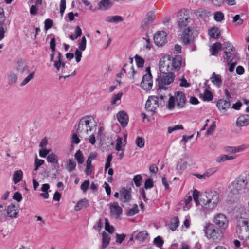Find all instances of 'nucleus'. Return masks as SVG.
I'll return each instance as SVG.
<instances>
[{"instance_id": "obj_59", "label": "nucleus", "mask_w": 249, "mask_h": 249, "mask_svg": "<svg viewBox=\"0 0 249 249\" xmlns=\"http://www.w3.org/2000/svg\"><path fill=\"white\" fill-rule=\"evenodd\" d=\"M199 197V192L197 190H195L193 193V199H194V201H195L196 205H198L199 204V201H198Z\"/></svg>"}, {"instance_id": "obj_63", "label": "nucleus", "mask_w": 249, "mask_h": 249, "mask_svg": "<svg viewBox=\"0 0 249 249\" xmlns=\"http://www.w3.org/2000/svg\"><path fill=\"white\" fill-rule=\"evenodd\" d=\"M53 22L52 20L47 19L44 21L45 29L47 31L52 27Z\"/></svg>"}, {"instance_id": "obj_1", "label": "nucleus", "mask_w": 249, "mask_h": 249, "mask_svg": "<svg viewBox=\"0 0 249 249\" xmlns=\"http://www.w3.org/2000/svg\"><path fill=\"white\" fill-rule=\"evenodd\" d=\"M159 65V69L162 73L158 76V78L156 80L158 86V92L160 98L161 100H164L166 97V94L169 93L168 87L167 86L173 82L175 75L173 72H169L168 64H166L164 61L160 60Z\"/></svg>"}, {"instance_id": "obj_41", "label": "nucleus", "mask_w": 249, "mask_h": 249, "mask_svg": "<svg viewBox=\"0 0 249 249\" xmlns=\"http://www.w3.org/2000/svg\"><path fill=\"white\" fill-rule=\"evenodd\" d=\"M74 157L79 164H82L84 161L83 155L81 151L79 150L75 154Z\"/></svg>"}, {"instance_id": "obj_28", "label": "nucleus", "mask_w": 249, "mask_h": 249, "mask_svg": "<svg viewBox=\"0 0 249 249\" xmlns=\"http://www.w3.org/2000/svg\"><path fill=\"white\" fill-rule=\"evenodd\" d=\"M210 36L214 39H218L220 37V31L216 27H213L209 31Z\"/></svg>"}, {"instance_id": "obj_62", "label": "nucleus", "mask_w": 249, "mask_h": 249, "mask_svg": "<svg viewBox=\"0 0 249 249\" xmlns=\"http://www.w3.org/2000/svg\"><path fill=\"white\" fill-rule=\"evenodd\" d=\"M81 51L79 49H76L75 51V60L77 63L79 62L81 60L82 54Z\"/></svg>"}, {"instance_id": "obj_12", "label": "nucleus", "mask_w": 249, "mask_h": 249, "mask_svg": "<svg viewBox=\"0 0 249 249\" xmlns=\"http://www.w3.org/2000/svg\"><path fill=\"white\" fill-rule=\"evenodd\" d=\"M6 217L16 218L18 217V209L16 205L10 204L7 207H6Z\"/></svg>"}, {"instance_id": "obj_4", "label": "nucleus", "mask_w": 249, "mask_h": 249, "mask_svg": "<svg viewBox=\"0 0 249 249\" xmlns=\"http://www.w3.org/2000/svg\"><path fill=\"white\" fill-rule=\"evenodd\" d=\"M204 231L207 238L213 242L219 241L222 238L221 231L212 224L206 223L204 226Z\"/></svg>"}, {"instance_id": "obj_50", "label": "nucleus", "mask_w": 249, "mask_h": 249, "mask_svg": "<svg viewBox=\"0 0 249 249\" xmlns=\"http://www.w3.org/2000/svg\"><path fill=\"white\" fill-rule=\"evenodd\" d=\"M163 240L160 236H158L154 238V243L155 245L159 248H161L163 244Z\"/></svg>"}, {"instance_id": "obj_49", "label": "nucleus", "mask_w": 249, "mask_h": 249, "mask_svg": "<svg viewBox=\"0 0 249 249\" xmlns=\"http://www.w3.org/2000/svg\"><path fill=\"white\" fill-rule=\"evenodd\" d=\"M211 12L207 10L198 9L197 11V15L200 18H204L205 17H208L210 15Z\"/></svg>"}, {"instance_id": "obj_21", "label": "nucleus", "mask_w": 249, "mask_h": 249, "mask_svg": "<svg viewBox=\"0 0 249 249\" xmlns=\"http://www.w3.org/2000/svg\"><path fill=\"white\" fill-rule=\"evenodd\" d=\"M211 82L217 87L220 88L222 84L221 76L219 74L213 72L210 78Z\"/></svg>"}, {"instance_id": "obj_22", "label": "nucleus", "mask_w": 249, "mask_h": 249, "mask_svg": "<svg viewBox=\"0 0 249 249\" xmlns=\"http://www.w3.org/2000/svg\"><path fill=\"white\" fill-rule=\"evenodd\" d=\"M209 87L207 88L205 91L204 93H200L199 97L201 98L204 101H212L213 99V95L211 92L208 90V89Z\"/></svg>"}, {"instance_id": "obj_48", "label": "nucleus", "mask_w": 249, "mask_h": 249, "mask_svg": "<svg viewBox=\"0 0 249 249\" xmlns=\"http://www.w3.org/2000/svg\"><path fill=\"white\" fill-rule=\"evenodd\" d=\"M34 72H33L32 73H30L28 76H27L24 80L21 83L20 86H24L25 85H26L27 83H28L34 77Z\"/></svg>"}, {"instance_id": "obj_9", "label": "nucleus", "mask_w": 249, "mask_h": 249, "mask_svg": "<svg viewBox=\"0 0 249 249\" xmlns=\"http://www.w3.org/2000/svg\"><path fill=\"white\" fill-rule=\"evenodd\" d=\"M167 34L163 31L157 32L154 36V41L155 44L158 46H162L167 41Z\"/></svg>"}, {"instance_id": "obj_15", "label": "nucleus", "mask_w": 249, "mask_h": 249, "mask_svg": "<svg viewBox=\"0 0 249 249\" xmlns=\"http://www.w3.org/2000/svg\"><path fill=\"white\" fill-rule=\"evenodd\" d=\"M249 125V114L240 115L236 121V125L238 127L246 126Z\"/></svg>"}, {"instance_id": "obj_36", "label": "nucleus", "mask_w": 249, "mask_h": 249, "mask_svg": "<svg viewBox=\"0 0 249 249\" xmlns=\"http://www.w3.org/2000/svg\"><path fill=\"white\" fill-rule=\"evenodd\" d=\"M107 21L108 22L112 23H118L119 22H121L123 21V18L121 16H109L107 17Z\"/></svg>"}, {"instance_id": "obj_57", "label": "nucleus", "mask_w": 249, "mask_h": 249, "mask_svg": "<svg viewBox=\"0 0 249 249\" xmlns=\"http://www.w3.org/2000/svg\"><path fill=\"white\" fill-rule=\"evenodd\" d=\"M122 93L119 92L117 93V94L114 95L112 98L111 100V104H115L117 102L118 100H119L121 99L122 96Z\"/></svg>"}, {"instance_id": "obj_47", "label": "nucleus", "mask_w": 249, "mask_h": 249, "mask_svg": "<svg viewBox=\"0 0 249 249\" xmlns=\"http://www.w3.org/2000/svg\"><path fill=\"white\" fill-rule=\"evenodd\" d=\"M86 39L84 36H83L81 39V41L78 44L79 50L80 51H84L86 48Z\"/></svg>"}, {"instance_id": "obj_43", "label": "nucleus", "mask_w": 249, "mask_h": 249, "mask_svg": "<svg viewBox=\"0 0 249 249\" xmlns=\"http://www.w3.org/2000/svg\"><path fill=\"white\" fill-rule=\"evenodd\" d=\"M224 18V15L223 13L220 11H217L214 14V19L217 22H221L223 20Z\"/></svg>"}, {"instance_id": "obj_26", "label": "nucleus", "mask_w": 249, "mask_h": 249, "mask_svg": "<svg viewBox=\"0 0 249 249\" xmlns=\"http://www.w3.org/2000/svg\"><path fill=\"white\" fill-rule=\"evenodd\" d=\"M222 45L219 42L214 43L210 48L211 54L212 55H216L218 51L221 50Z\"/></svg>"}, {"instance_id": "obj_11", "label": "nucleus", "mask_w": 249, "mask_h": 249, "mask_svg": "<svg viewBox=\"0 0 249 249\" xmlns=\"http://www.w3.org/2000/svg\"><path fill=\"white\" fill-rule=\"evenodd\" d=\"M153 86V81L152 76L150 74H144L141 83V87L145 90H149L151 89Z\"/></svg>"}, {"instance_id": "obj_44", "label": "nucleus", "mask_w": 249, "mask_h": 249, "mask_svg": "<svg viewBox=\"0 0 249 249\" xmlns=\"http://www.w3.org/2000/svg\"><path fill=\"white\" fill-rule=\"evenodd\" d=\"M135 143L136 145L139 148H142L144 146L145 144V141L142 137H137L135 140Z\"/></svg>"}, {"instance_id": "obj_25", "label": "nucleus", "mask_w": 249, "mask_h": 249, "mask_svg": "<svg viewBox=\"0 0 249 249\" xmlns=\"http://www.w3.org/2000/svg\"><path fill=\"white\" fill-rule=\"evenodd\" d=\"M89 206L88 201L85 199H81L75 206L74 209L76 211H79L82 208H87Z\"/></svg>"}, {"instance_id": "obj_13", "label": "nucleus", "mask_w": 249, "mask_h": 249, "mask_svg": "<svg viewBox=\"0 0 249 249\" xmlns=\"http://www.w3.org/2000/svg\"><path fill=\"white\" fill-rule=\"evenodd\" d=\"M189 17L185 15V13L180 12L178 15V26L180 28H183L187 26L189 22Z\"/></svg>"}, {"instance_id": "obj_19", "label": "nucleus", "mask_w": 249, "mask_h": 249, "mask_svg": "<svg viewBox=\"0 0 249 249\" xmlns=\"http://www.w3.org/2000/svg\"><path fill=\"white\" fill-rule=\"evenodd\" d=\"M182 63V58L180 55H176L172 59V66H169L170 71L174 68L177 70H179Z\"/></svg>"}, {"instance_id": "obj_27", "label": "nucleus", "mask_w": 249, "mask_h": 249, "mask_svg": "<svg viewBox=\"0 0 249 249\" xmlns=\"http://www.w3.org/2000/svg\"><path fill=\"white\" fill-rule=\"evenodd\" d=\"M17 71L22 74L28 73L30 72V70L28 66L22 63H18V66L17 67Z\"/></svg>"}, {"instance_id": "obj_38", "label": "nucleus", "mask_w": 249, "mask_h": 249, "mask_svg": "<svg viewBox=\"0 0 249 249\" xmlns=\"http://www.w3.org/2000/svg\"><path fill=\"white\" fill-rule=\"evenodd\" d=\"M234 50L231 51H224V53L226 56V61L228 64H230L231 62H232L234 55L233 54Z\"/></svg>"}, {"instance_id": "obj_53", "label": "nucleus", "mask_w": 249, "mask_h": 249, "mask_svg": "<svg viewBox=\"0 0 249 249\" xmlns=\"http://www.w3.org/2000/svg\"><path fill=\"white\" fill-rule=\"evenodd\" d=\"M44 162V160H41V159H38L36 158L35 161V163H34V166H35L34 170L36 171L37 170L41 165L43 164Z\"/></svg>"}, {"instance_id": "obj_29", "label": "nucleus", "mask_w": 249, "mask_h": 249, "mask_svg": "<svg viewBox=\"0 0 249 249\" xmlns=\"http://www.w3.org/2000/svg\"><path fill=\"white\" fill-rule=\"evenodd\" d=\"M6 206L0 203V223H2L6 220Z\"/></svg>"}, {"instance_id": "obj_39", "label": "nucleus", "mask_w": 249, "mask_h": 249, "mask_svg": "<svg viewBox=\"0 0 249 249\" xmlns=\"http://www.w3.org/2000/svg\"><path fill=\"white\" fill-rule=\"evenodd\" d=\"M47 160L48 162L54 164L58 163V157L57 156L53 153L48 155L47 157Z\"/></svg>"}, {"instance_id": "obj_54", "label": "nucleus", "mask_w": 249, "mask_h": 249, "mask_svg": "<svg viewBox=\"0 0 249 249\" xmlns=\"http://www.w3.org/2000/svg\"><path fill=\"white\" fill-rule=\"evenodd\" d=\"M105 229L106 231H107L108 232L111 233H112L114 231V227L112 226H110L109 225V223L107 218H105Z\"/></svg>"}, {"instance_id": "obj_35", "label": "nucleus", "mask_w": 249, "mask_h": 249, "mask_svg": "<svg viewBox=\"0 0 249 249\" xmlns=\"http://www.w3.org/2000/svg\"><path fill=\"white\" fill-rule=\"evenodd\" d=\"M7 80L8 84L13 85L17 82V75L15 73L11 72L7 74Z\"/></svg>"}, {"instance_id": "obj_7", "label": "nucleus", "mask_w": 249, "mask_h": 249, "mask_svg": "<svg viewBox=\"0 0 249 249\" xmlns=\"http://www.w3.org/2000/svg\"><path fill=\"white\" fill-rule=\"evenodd\" d=\"M163 101L160 98L159 95L158 96H150L146 102L145 109L147 111L151 112L152 114H153L155 112L159 105H161Z\"/></svg>"}, {"instance_id": "obj_60", "label": "nucleus", "mask_w": 249, "mask_h": 249, "mask_svg": "<svg viewBox=\"0 0 249 249\" xmlns=\"http://www.w3.org/2000/svg\"><path fill=\"white\" fill-rule=\"evenodd\" d=\"M13 198L18 202H20L22 199V196L20 193L16 192L14 193Z\"/></svg>"}, {"instance_id": "obj_6", "label": "nucleus", "mask_w": 249, "mask_h": 249, "mask_svg": "<svg viewBox=\"0 0 249 249\" xmlns=\"http://www.w3.org/2000/svg\"><path fill=\"white\" fill-rule=\"evenodd\" d=\"M249 222L245 218L240 217L238 219L236 232L238 234L240 239H244L249 236Z\"/></svg>"}, {"instance_id": "obj_30", "label": "nucleus", "mask_w": 249, "mask_h": 249, "mask_svg": "<svg viewBox=\"0 0 249 249\" xmlns=\"http://www.w3.org/2000/svg\"><path fill=\"white\" fill-rule=\"evenodd\" d=\"M9 21L5 19L3 10L0 12V27H8Z\"/></svg>"}, {"instance_id": "obj_23", "label": "nucleus", "mask_w": 249, "mask_h": 249, "mask_svg": "<svg viewBox=\"0 0 249 249\" xmlns=\"http://www.w3.org/2000/svg\"><path fill=\"white\" fill-rule=\"evenodd\" d=\"M190 28H188L186 29L183 33V35L182 36L183 42L185 44H189L190 42V40L191 39V35H190Z\"/></svg>"}, {"instance_id": "obj_40", "label": "nucleus", "mask_w": 249, "mask_h": 249, "mask_svg": "<svg viewBox=\"0 0 249 249\" xmlns=\"http://www.w3.org/2000/svg\"><path fill=\"white\" fill-rule=\"evenodd\" d=\"M236 156H229L227 155H223L221 156L218 157L216 161L218 162H221L227 160H231L235 159Z\"/></svg>"}, {"instance_id": "obj_10", "label": "nucleus", "mask_w": 249, "mask_h": 249, "mask_svg": "<svg viewBox=\"0 0 249 249\" xmlns=\"http://www.w3.org/2000/svg\"><path fill=\"white\" fill-rule=\"evenodd\" d=\"M214 223L221 228L226 229L228 225V221L225 215L221 213L215 216Z\"/></svg>"}, {"instance_id": "obj_45", "label": "nucleus", "mask_w": 249, "mask_h": 249, "mask_svg": "<svg viewBox=\"0 0 249 249\" xmlns=\"http://www.w3.org/2000/svg\"><path fill=\"white\" fill-rule=\"evenodd\" d=\"M222 49L224 52L225 51L228 52L233 51L234 50V48L231 43L229 42H226L223 43Z\"/></svg>"}, {"instance_id": "obj_18", "label": "nucleus", "mask_w": 249, "mask_h": 249, "mask_svg": "<svg viewBox=\"0 0 249 249\" xmlns=\"http://www.w3.org/2000/svg\"><path fill=\"white\" fill-rule=\"evenodd\" d=\"M121 200L124 203L129 201L131 198L130 189L123 188L120 191Z\"/></svg>"}, {"instance_id": "obj_32", "label": "nucleus", "mask_w": 249, "mask_h": 249, "mask_svg": "<svg viewBox=\"0 0 249 249\" xmlns=\"http://www.w3.org/2000/svg\"><path fill=\"white\" fill-rule=\"evenodd\" d=\"M23 178V172L20 170H17L14 172L13 175V180L15 184L20 182Z\"/></svg>"}, {"instance_id": "obj_16", "label": "nucleus", "mask_w": 249, "mask_h": 249, "mask_svg": "<svg viewBox=\"0 0 249 249\" xmlns=\"http://www.w3.org/2000/svg\"><path fill=\"white\" fill-rule=\"evenodd\" d=\"M111 214L118 218L120 216L122 213V209L119 206L117 202H114L110 206Z\"/></svg>"}, {"instance_id": "obj_3", "label": "nucleus", "mask_w": 249, "mask_h": 249, "mask_svg": "<svg viewBox=\"0 0 249 249\" xmlns=\"http://www.w3.org/2000/svg\"><path fill=\"white\" fill-rule=\"evenodd\" d=\"M166 95L170 96L168 104L166 105V107L169 110H173L176 105L179 108H183L185 107L186 98L183 92L181 91L176 92L174 96L169 93Z\"/></svg>"}, {"instance_id": "obj_34", "label": "nucleus", "mask_w": 249, "mask_h": 249, "mask_svg": "<svg viewBox=\"0 0 249 249\" xmlns=\"http://www.w3.org/2000/svg\"><path fill=\"white\" fill-rule=\"evenodd\" d=\"M188 156L187 155H185L183 156V159H180L181 161H183L179 166H177V169L178 170H180L181 171L184 170L187 166V162L186 161V160L188 159Z\"/></svg>"}, {"instance_id": "obj_20", "label": "nucleus", "mask_w": 249, "mask_h": 249, "mask_svg": "<svg viewBox=\"0 0 249 249\" xmlns=\"http://www.w3.org/2000/svg\"><path fill=\"white\" fill-rule=\"evenodd\" d=\"M155 19V13L152 11L147 13L146 18L142 22V26L145 28L149 24L151 23Z\"/></svg>"}, {"instance_id": "obj_64", "label": "nucleus", "mask_w": 249, "mask_h": 249, "mask_svg": "<svg viewBox=\"0 0 249 249\" xmlns=\"http://www.w3.org/2000/svg\"><path fill=\"white\" fill-rule=\"evenodd\" d=\"M89 186V180H85L82 183L80 188H81V189L84 192H85L88 189Z\"/></svg>"}, {"instance_id": "obj_55", "label": "nucleus", "mask_w": 249, "mask_h": 249, "mask_svg": "<svg viewBox=\"0 0 249 249\" xmlns=\"http://www.w3.org/2000/svg\"><path fill=\"white\" fill-rule=\"evenodd\" d=\"M217 170V168L216 167L210 168L204 173V176H206V178H208L214 174Z\"/></svg>"}, {"instance_id": "obj_42", "label": "nucleus", "mask_w": 249, "mask_h": 249, "mask_svg": "<svg viewBox=\"0 0 249 249\" xmlns=\"http://www.w3.org/2000/svg\"><path fill=\"white\" fill-rule=\"evenodd\" d=\"M134 58L137 66L139 68L143 67L144 63V60L137 54L135 55Z\"/></svg>"}, {"instance_id": "obj_5", "label": "nucleus", "mask_w": 249, "mask_h": 249, "mask_svg": "<svg viewBox=\"0 0 249 249\" xmlns=\"http://www.w3.org/2000/svg\"><path fill=\"white\" fill-rule=\"evenodd\" d=\"M206 202L203 204L204 209L208 211L213 210L217 205L219 201V195L216 191H210L206 192Z\"/></svg>"}, {"instance_id": "obj_37", "label": "nucleus", "mask_w": 249, "mask_h": 249, "mask_svg": "<svg viewBox=\"0 0 249 249\" xmlns=\"http://www.w3.org/2000/svg\"><path fill=\"white\" fill-rule=\"evenodd\" d=\"M148 235V233L146 231H143L139 232L136 236V239L140 241H144Z\"/></svg>"}, {"instance_id": "obj_2", "label": "nucleus", "mask_w": 249, "mask_h": 249, "mask_svg": "<svg viewBox=\"0 0 249 249\" xmlns=\"http://www.w3.org/2000/svg\"><path fill=\"white\" fill-rule=\"evenodd\" d=\"M93 120V118L90 116H86L80 119L78 124L75 125L76 133L79 136L88 135L89 132L92 130Z\"/></svg>"}, {"instance_id": "obj_31", "label": "nucleus", "mask_w": 249, "mask_h": 249, "mask_svg": "<svg viewBox=\"0 0 249 249\" xmlns=\"http://www.w3.org/2000/svg\"><path fill=\"white\" fill-rule=\"evenodd\" d=\"M179 224V221L178 217H174L171 219L169 225V228L172 231H175Z\"/></svg>"}, {"instance_id": "obj_17", "label": "nucleus", "mask_w": 249, "mask_h": 249, "mask_svg": "<svg viewBox=\"0 0 249 249\" xmlns=\"http://www.w3.org/2000/svg\"><path fill=\"white\" fill-rule=\"evenodd\" d=\"M216 106L220 111H225L231 106V102L230 100L219 99L216 103Z\"/></svg>"}, {"instance_id": "obj_24", "label": "nucleus", "mask_w": 249, "mask_h": 249, "mask_svg": "<svg viewBox=\"0 0 249 249\" xmlns=\"http://www.w3.org/2000/svg\"><path fill=\"white\" fill-rule=\"evenodd\" d=\"M110 237L108 234L103 231L102 233V249H105L109 244Z\"/></svg>"}, {"instance_id": "obj_58", "label": "nucleus", "mask_w": 249, "mask_h": 249, "mask_svg": "<svg viewBox=\"0 0 249 249\" xmlns=\"http://www.w3.org/2000/svg\"><path fill=\"white\" fill-rule=\"evenodd\" d=\"M215 127H216V124H215V123L214 122L211 124V125L210 126V127L207 130L206 135H209L212 134L213 133V132L214 131Z\"/></svg>"}, {"instance_id": "obj_61", "label": "nucleus", "mask_w": 249, "mask_h": 249, "mask_svg": "<svg viewBox=\"0 0 249 249\" xmlns=\"http://www.w3.org/2000/svg\"><path fill=\"white\" fill-rule=\"evenodd\" d=\"M153 186V182L151 178H148L145 181L144 188L146 189H150Z\"/></svg>"}, {"instance_id": "obj_8", "label": "nucleus", "mask_w": 249, "mask_h": 249, "mask_svg": "<svg viewBox=\"0 0 249 249\" xmlns=\"http://www.w3.org/2000/svg\"><path fill=\"white\" fill-rule=\"evenodd\" d=\"M248 184V179L245 174H241L238 176L232 183L233 188L236 191H240L245 189Z\"/></svg>"}, {"instance_id": "obj_33", "label": "nucleus", "mask_w": 249, "mask_h": 249, "mask_svg": "<svg viewBox=\"0 0 249 249\" xmlns=\"http://www.w3.org/2000/svg\"><path fill=\"white\" fill-rule=\"evenodd\" d=\"M111 5L110 0H102L99 3V9L106 10Z\"/></svg>"}, {"instance_id": "obj_52", "label": "nucleus", "mask_w": 249, "mask_h": 249, "mask_svg": "<svg viewBox=\"0 0 249 249\" xmlns=\"http://www.w3.org/2000/svg\"><path fill=\"white\" fill-rule=\"evenodd\" d=\"M139 210L138 209V207L137 205H135L133 208L129 209L127 213V214L128 216H132L135 215V214L138 213Z\"/></svg>"}, {"instance_id": "obj_56", "label": "nucleus", "mask_w": 249, "mask_h": 249, "mask_svg": "<svg viewBox=\"0 0 249 249\" xmlns=\"http://www.w3.org/2000/svg\"><path fill=\"white\" fill-rule=\"evenodd\" d=\"M183 127L182 125L180 124V125H176L175 126H174L173 127H169L168 128V132L169 133H171L172 132H173L174 131H175V130H178V129H183Z\"/></svg>"}, {"instance_id": "obj_14", "label": "nucleus", "mask_w": 249, "mask_h": 249, "mask_svg": "<svg viewBox=\"0 0 249 249\" xmlns=\"http://www.w3.org/2000/svg\"><path fill=\"white\" fill-rule=\"evenodd\" d=\"M117 118L123 127H125L129 121L127 114L124 111H120L117 114Z\"/></svg>"}, {"instance_id": "obj_51", "label": "nucleus", "mask_w": 249, "mask_h": 249, "mask_svg": "<svg viewBox=\"0 0 249 249\" xmlns=\"http://www.w3.org/2000/svg\"><path fill=\"white\" fill-rule=\"evenodd\" d=\"M76 163L71 159L68 162L67 170L69 172L73 171L76 167Z\"/></svg>"}, {"instance_id": "obj_46", "label": "nucleus", "mask_w": 249, "mask_h": 249, "mask_svg": "<svg viewBox=\"0 0 249 249\" xmlns=\"http://www.w3.org/2000/svg\"><path fill=\"white\" fill-rule=\"evenodd\" d=\"M133 180L137 187H140L142 181V177L141 175H137L134 177Z\"/></svg>"}]
</instances>
